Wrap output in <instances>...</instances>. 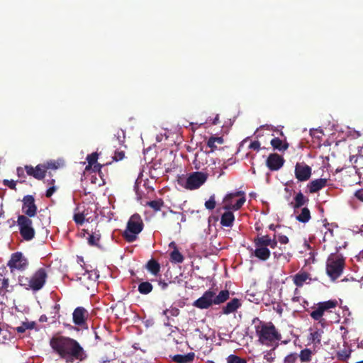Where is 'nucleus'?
Masks as SVG:
<instances>
[{
    "instance_id": "nucleus-1",
    "label": "nucleus",
    "mask_w": 363,
    "mask_h": 363,
    "mask_svg": "<svg viewBox=\"0 0 363 363\" xmlns=\"http://www.w3.org/2000/svg\"><path fill=\"white\" fill-rule=\"evenodd\" d=\"M50 345L67 363L82 362L86 358L84 349L76 340L69 337L55 336L51 338Z\"/></svg>"
},
{
    "instance_id": "nucleus-2",
    "label": "nucleus",
    "mask_w": 363,
    "mask_h": 363,
    "mask_svg": "<svg viewBox=\"0 0 363 363\" xmlns=\"http://www.w3.org/2000/svg\"><path fill=\"white\" fill-rule=\"evenodd\" d=\"M255 334L260 344L272 347L278 343L281 335L271 322H263L259 319L253 320Z\"/></svg>"
},
{
    "instance_id": "nucleus-3",
    "label": "nucleus",
    "mask_w": 363,
    "mask_h": 363,
    "mask_svg": "<svg viewBox=\"0 0 363 363\" xmlns=\"http://www.w3.org/2000/svg\"><path fill=\"white\" fill-rule=\"evenodd\" d=\"M193 164L196 169H206L213 174L219 173V175H221L223 174L220 160L211 157L209 152L200 150L196 152Z\"/></svg>"
},
{
    "instance_id": "nucleus-4",
    "label": "nucleus",
    "mask_w": 363,
    "mask_h": 363,
    "mask_svg": "<svg viewBox=\"0 0 363 363\" xmlns=\"http://www.w3.org/2000/svg\"><path fill=\"white\" fill-rule=\"evenodd\" d=\"M255 250L253 255L259 260L266 261L270 257L269 248L274 249L277 245L275 238H272L269 235L257 236L254 240Z\"/></svg>"
},
{
    "instance_id": "nucleus-5",
    "label": "nucleus",
    "mask_w": 363,
    "mask_h": 363,
    "mask_svg": "<svg viewBox=\"0 0 363 363\" xmlns=\"http://www.w3.org/2000/svg\"><path fill=\"white\" fill-rule=\"evenodd\" d=\"M48 274L45 268L38 269L30 277H19L18 281L21 286L26 289L37 291L41 289L47 279Z\"/></svg>"
},
{
    "instance_id": "nucleus-6",
    "label": "nucleus",
    "mask_w": 363,
    "mask_h": 363,
    "mask_svg": "<svg viewBox=\"0 0 363 363\" xmlns=\"http://www.w3.org/2000/svg\"><path fill=\"white\" fill-rule=\"evenodd\" d=\"M208 174L194 172L178 177V184L188 190H195L201 186L207 180Z\"/></svg>"
},
{
    "instance_id": "nucleus-7",
    "label": "nucleus",
    "mask_w": 363,
    "mask_h": 363,
    "mask_svg": "<svg viewBox=\"0 0 363 363\" xmlns=\"http://www.w3.org/2000/svg\"><path fill=\"white\" fill-rule=\"evenodd\" d=\"M144 224L141 216L135 213L129 218L126 228L123 233V238L128 242H133L138 239V235L143 230Z\"/></svg>"
},
{
    "instance_id": "nucleus-8",
    "label": "nucleus",
    "mask_w": 363,
    "mask_h": 363,
    "mask_svg": "<svg viewBox=\"0 0 363 363\" xmlns=\"http://www.w3.org/2000/svg\"><path fill=\"white\" fill-rule=\"evenodd\" d=\"M345 267V259L341 255L331 254L326 262V272L332 279L338 278L342 273Z\"/></svg>"
},
{
    "instance_id": "nucleus-9",
    "label": "nucleus",
    "mask_w": 363,
    "mask_h": 363,
    "mask_svg": "<svg viewBox=\"0 0 363 363\" xmlns=\"http://www.w3.org/2000/svg\"><path fill=\"white\" fill-rule=\"evenodd\" d=\"M246 201L245 194L242 191H235L228 193L223 199L224 210L238 211Z\"/></svg>"
},
{
    "instance_id": "nucleus-10",
    "label": "nucleus",
    "mask_w": 363,
    "mask_h": 363,
    "mask_svg": "<svg viewBox=\"0 0 363 363\" xmlns=\"http://www.w3.org/2000/svg\"><path fill=\"white\" fill-rule=\"evenodd\" d=\"M337 303L336 300H329L318 303L317 307L311 313V318L324 326L325 320L323 318V316L326 313H332V310L337 306Z\"/></svg>"
},
{
    "instance_id": "nucleus-11",
    "label": "nucleus",
    "mask_w": 363,
    "mask_h": 363,
    "mask_svg": "<svg viewBox=\"0 0 363 363\" xmlns=\"http://www.w3.org/2000/svg\"><path fill=\"white\" fill-rule=\"evenodd\" d=\"M17 223L22 238L27 241L31 240L35 236L32 220L24 215H20L18 216Z\"/></svg>"
},
{
    "instance_id": "nucleus-12",
    "label": "nucleus",
    "mask_w": 363,
    "mask_h": 363,
    "mask_svg": "<svg viewBox=\"0 0 363 363\" xmlns=\"http://www.w3.org/2000/svg\"><path fill=\"white\" fill-rule=\"evenodd\" d=\"M28 264L27 259L21 252H17L11 255V259L8 262V266L11 271L24 270Z\"/></svg>"
},
{
    "instance_id": "nucleus-13",
    "label": "nucleus",
    "mask_w": 363,
    "mask_h": 363,
    "mask_svg": "<svg viewBox=\"0 0 363 363\" xmlns=\"http://www.w3.org/2000/svg\"><path fill=\"white\" fill-rule=\"evenodd\" d=\"M312 169L304 162H297L295 165L294 174L299 182H306L311 176Z\"/></svg>"
},
{
    "instance_id": "nucleus-14",
    "label": "nucleus",
    "mask_w": 363,
    "mask_h": 363,
    "mask_svg": "<svg viewBox=\"0 0 363 363\" xmlns=\"http://www.w3.org/2000/svg\"><path fill=\"white\" fill-rule=\"evenodd\" d=\"M22 211L24 216L33 217L37 213V206L35 204V199L33 196L27 195L23 199Z\"/></svg>"
},
{
    "instance_id": "nucleus-15",
    "label": "nucleus",
    "mask_w": 363,
    "mask_h": 363,
    "mask_svg": "<svg viewBox=\"0 0 363 363\" xmlns=\"http://www.w3.org/2000/svg\"><path fill=\"white\" fill-rule=\"evenodd\" d=\"M214 304V292L213 291H206L201 297L194 301V306L201 309H206Z\"/></svg>"
},
{
    "instance_id": "nucleus-16",
    "label": "nucleus",
    "mask_w": 363,
    "mask_h": 363,
    "mask_svg": "<svg viewBox=\"0 0 363 363\" xmlns=\"http://www.w3.org/2000/svg\"><path fill=\"white\" fill-rule=\"evenodd\" d=\"M89 313L83 307H77L72 313L73 322L75 325L82 326L86 323Z\"/></svg>"
},
{
    "instance_id": "nucleus-17",
    "label": "nucleus",
    "mask_w": 363,
    "mask_h": 363,
    "mask_svg": "<svg viewBox=\"0 0 363 363\" xmlns=\"http://www.w3.org/2000/svg\"><path fill=\"white\" fill-rule=\"evenodd\" d=\"M25 169L28 175L38 180L43 179L46 172V167L45 164H38L35 168L32 166L26 165Z\"/></svg>"
},
{
    "instance_id": "nucleus-18",
    "label": "nucleus",
    "mask_w": 363,
    "mask_h": 363,
    "mask_svg": "<svg viewBox=\"0 0 363 363\" xmlns=\"http://www.w3.org/2000/svg\"><path fill=\"white\" fill-rule=\"evenodd\" d=\"M284 158L278 154H271L267 160V165L272 171H277L282 167Z\"/></svg>"
},
{
    "instance_id": "nucleus-19",
    "label": "nucleus",
    "mask_w": 363,
    "mask_h": 363,
    "mask_svg": "<svg viewBox=\"0 0 363 363\" xmlns=\"http://www.w3.org/2000/svg\"><path fill=\"white\" fill-rule=\"evenodd\" d=\"M311 280L310 274L306 272L301 271L293 277L294 283L298 287L302 286L306 283H309Z\"/></svg>"
},
{
    "instance_id": "nucleus-20",
    "label": "nucleus",
    "mask_w": 363,
    "mask_h": 363,
    "mask_svg": "<svg viewBox=\"0 0 363 363\" xmlns=\"http://www.w3.org/2000/svg\"><path fill=\"white\" fill-rule=\"evenodd\" d=\"M294 214L296 215V220L301 223H306L311 219L310 211L306 207L294 209Z\"/></svg>"
},
{
    "instance_id": "nucleus-21",
    "label": "nucleus",
    "mask_w": 363,
    "mask_h": 363,
    "mask_svg": "<svg viewBox=\"0 0 363 363\" xmlns=\"http://www.w3.org/2000/svg\"><path fill=\"white\" fill-rule=\"evenodd\" d=\"M233 211L230 209L225 210V212L221 215L220 217L221 225L228 228H230L233 225L235 216Z\"/></svg>"
},
{
    "instance_id": "nucleus-22",
    "label": "nucleus",
    "mask_w": 363,
    "mask_h": 363,
    "mask_svg": "<svg viewBox=\"0 0 363 363\" xmlns=\"http://www.w3.org/2000/svg\"><path fill=\"white\" fill-rule=\"evenodd\" d=\"M328 180L326 179H317L313 180L308 184L310 193H316L325 186H326Z\"/></svg>"
},
{
    "instance_id": "nucleus-23",
    "label": "nucleus",
    "mask_w": 363,
    "mask_h": 363,
    "mask_svg": "<svg viewBox=\"0 0 363 363\" xmlns=\"http://www.w3.org/2000/svg\"><path fill=\"white\" fill-rule=\"evenodd\" d=\"M241 306V303L238 298H233L228 302L225 306L223 308V312L224 314H230L239 308Z\"/></svg>"
},
{
    "instance_id": "nucleus-24",
    "label": "nucleus",
    "mask_w": 363,
    "mask_h": 363,
    "mask_svg": "<svg viewBox=\"0 0 363 363\" xmlns=\"http://www.w3.org/2000/svg\"><path fill=\"white\" fill-rule=\"evenodd\" d=\"M195 357L194 352H189L186 354H177L173 357V360L177 363H191Z\"/></svg>"
},
{
    "instance_id": "nucleus-25",
    "label": "nucleus",
    "mask_w": 363,
    "mask_h": 363,
    "mask_svg": "<svg viewBox=\"0 0 363 363\" xmlns=\"http://www.w3.org/2000/svg\"><path fill=\"white\" fill-rule=\"evenodd\" d=\"M322 334H323V331L322 330H311V333H310V335H309V337H308V340L312 344H313L314 345H319L320 343V341H321Z\"/></svg>"
},
{
    "instance_id": "nucleus-26",
    "label": "nucleus",
    "mask_w": 363,
    "mask_h": 363,
    "mask_svg": "<svg viewBox=\"0 0 363 363\" xmlns=\"http://www.w3.org/2000/svg\"><path fill=\"white\" fill-rule=\"evenodd\" d=\"M308 201L301 192H298L294 198V203H291V205L294 209H296L303 206Z\"/></svg>"
},
{
    "instance_id": "nucleus-27",
    "label": "nucleus",
    "mask_w": 363,
    "mask_h": 363,
    "mask_svg": "<svg viewBox=\"0 0 363 363\" xmlns=\"http://www.w3.org/2000/svg\"><path fill=\"white\" fill-rule=\"evenodd\" d=\"M293 303H298L303 309H305L308 306V303L300 295L299 290L296 288L294 290V294L291 298Z\"/></svg>"
},
{
    "instance_id": "nucleus-28",
    "label": "nucleus",
    "mask_w": 363,
    "mask_h": 363,
    "mask_svg": "<svg viewBox=\"0 0 363 363\" xmlns=\"http://www.w3.org/2000/svg\"><path fill=\"white\" fill-rule=\"evenodd\" d=\"M272 146L277 150L280 151L286 150L288 148V143L285 140H282L279 138H273L271 140Z\"/></svg>"
},
{
    "instance_id": "nucleus-29",
    "label": "nucleus",
    "mask_w": 363,
    "mask_h": 363,
    "mask_svg": "<svg viewBox=\"0 0 363 363\" xmlns=\"http://www.w3.org/2000/svg\"><path fill=\"white\" fill-rule=\"evenodd\" d=\"M229 291L228 290H223L219 292L218 295L214 293V305H218L224 303L229 298Z\"/></svg>"
},
{
    "instance_id": "nucleus-30",
    "label": "nucleus",
    "mask_w": 363,
    "mask_h": 363,
    "mask_svg": "<svg viewBox=\"0 0 363 363\" xmlns=\"http://www.w3.org/2000/svg\"><path fill=\"white\" fill-rule=\"evenodd\" d=\"M223 143V139L222 137H211L207 141V146L211 149V152H213L217 149V145H221Z\"/></svg>"
},
{
    "instance_id": "nucleus-31",
    "label": "nucleus",
    "mask_w": 363,
    "mask_h": 363,
    "mask_svg": "<svg viewBox=\"0 0 363 363\" xmlns=\"http://www.w3.org/2000/svg\"><path fill=\"white\" fill-rule=\"evenodd\" d=\"M313 354V352L310 349L306 348L300 352L298 358L299 357L302 362H308L311 360Z\"/></svg>"
},
{
    "instance_id": "nucleus-32",
    "label": "nucleus",
    "mask_w": 363,
    "mask_h": 363,
    "mask_svg": "<svg viewBox=\"0 0 363 363\" xmlns=\"http://www.w3.org/2000/svg\"><path fill=\"white\" fill-rule=\"evenodd\" d=\"M147 269L152 274L157 275L160 270V266L157 261L151 259L147 264Z\"/></svg>"
},
{
    "instance_id": "nucleus-33",
    "label": "nucleus",
    "mask_w": 363,
    "mask_h": 363,
    "mask_svg": "<svg viewBox=\"0 0 363 363\" xmlns=\"http://www.w3.org/2000/svg\"><path fill=\"white\" fill-rule=\"evenodd\" d=\"M152 290V285L147 281L142 282L138 286V291L142 294H147Z\"/></svg>"
},
{
    "instance_id": "nucleus-34",
    "label": "nucleus",
    "mask_w": 363,
    "mask_h": 363,
    "mask_svg": "<svg viewBox=\"0 0 363 363\" xmlns=\"http://www.w3.org/2000/svg\"><path fill=\"white\" fill-rule=\"evenodd\" d=\"M170 260L172 262L182 263L184 261V257L177 249H175L170 253Z\"/></svg>"
},
{
    "instance_id": "nucleus-35",
    "label": "nucleus",
    "mask_w": 363,
    "mask_h": 363,
    "mask_svg": "<svg viewBox=\"0 0 363 363\" xmlns=\"http://www.w3.org/2000/svg\"><path fill=\"white\" fill-rule=\"evenodd\" d=\"M35 326V322H23L21 325L20 326H18L15 328V330L18 333H24L26 330H28V329H33L34 328V327Z\"/></svg>"
},
{
    "instance_id": "nucleus-36",
    "label": "nucleus",
    "mask_w": 363,
    "mask_h": 363,
    "mask_svg": "<svg viewBox=\"0 0 363 363\" xmlns=\"http://www.w3.org/2000/svg\"><path fill=\"white\" fill-rule=\"evenodd\" d=\"M163 314L169 319L171 316L176 317L179 314V310L175 307H171L163 311Z\"/></svg>"
},
{
    "instance_id": "nucleus-37",
    "label": "nucleus",
    "mask_w": 363,
    "mask_h": 363,
    "mask_svg": "<svg viewBox=\"0 0 363 363\" xmlns=\"http://www.w3.org/2000/svg\"><path fill=\"white\" fill-rule=\"evenodd\" d=\"M227 363H247L245 359L237 355L230 354L227 358Z\"/></svg>"
},
{
    "instance_id": "nucleus-38",
    "label": "nucleus",
    "mask_w": 363,
    "mask_h": 363,
    "mask_svg": "<svg viewBox=\"0 0 363 363\" xmlns=\"http://www.w3.org/2000/svg\"><path fill=\"white\" fill-rule=\"evenodd\" d=\"M147 205L157 211H160L163 206V201L161 199L151 201L147 202Z\"/></svg>"
},
{
    "instance_id": "nucleus-39",
    "label": "nucleus",
    "mask_w": 363,
    "mask_h": 363,
    "mask_svg": "<svg viewBox=\"0 0 363 363\" xmlns=\"http://www.w3.org/2000/svg\"><path fill=\"white\" fill-rule=\"evenodd\" d=\"M99 240H100V236L98 234L89 235L87 238L88 243L91 246L98 245Z\"/></svg>"
},
{
    "instance_id": "nucleus-40",
    "label": "nucleus",
    "mask_w": 363,
    "mask_h": 363,
    "mask_svg": "<svg viewBox=\"0 0 363 363\" xmlns=\"http://www.w3.org/2000/svg\"><path fill=\"white\" fill-rule=\"evenodd\" d=\"M98 160V154L96 152H94L91 155H89L86 157V160L88 162L89 165L86 167L87 169L89 167H91L92 165L95 164Z\"/></svg>"
},
{
    "instance_id": "nucleus-41",
    "label": "nucleus",
    "mask_w": 363,
    "mask_h": 363,
    "mask_svg": "<svg viewBox=\"0 0 363 363\" xmlns=\"http://www.w3.org/2000/svg\"><path fill=\"white\" fill-rule=\"evenodd\" d=\"M74 220L77 225H82L85 221L84 213H77L74 215Z\"/></svg>"
},
{
    "instance_id": "nucleus-42",
    "label": "nucleus",
    "mask_w": 363,
    "mask_h": 363,
    "mask_svg": "<svg viewBox=\"0 0 363 363\" xmlns=\"http://www.w3.org/2000/svg\"><path fill=\"white\" fill-rule=\"evenodd\" d=\"M170 213L173 214L174 218L173 220L181 222H185L186 221V216L184 213H177L173 211H170Z\"/></svg>"
},
{
    "instance_id": "nucleus-43",
    "label": "nucleus",
    "mask_w": 363,
    "mask_h": 363,
    "mask_svg": "<svg viewBox=\"0 0 363 363\" xmlns=\"http://www.w3.org/2000/svg\"><path fill=\"white\" fill-rule=\"evenodd\" d=\"M205 207L207 209L213 210L216 207L215 196H210L209 199L205 202Z\"/></svg>"
},
{
    "instance_id": "nucleus-44",
    "label": "nucleus",
    "mask_w": 363,
    "mask_h": 363,
    "mask_svg": "<svg viewBox=\"0 0 363 363\" xmlns=\"http://www.w3.org/2000/svg\"><path fill=\"white\" fill-rule=\"evenodd\" d=\"M297 359L298 354L296 353H291L285 357L284 363H296Z\"/></svg>"
},
{
    "instance_id": "nucleus-45",
    "label": "nucleus",
    "mask_w": 363,
    "mask_h": 363,
    "mask_svg": "<svg viewBox=\"0 0 363 363\" xmlns=\"http://www.w3.org/2000/svg\"><path fill=\"white\" fill-rule=\"evenodd\" d=\"M84 275H87V278L93 281H96L99 277L96 271H86Z\"/></svg>"
},
{
    "instance_id": "nucleus-46",
    "label": "nucleus",
    "mask_w": 363,
    "mask_h": 363,
    "mask_svg": "<svg viewBox=\"0 0 363 363\" xmlns=\"http://www.w3.org/2000/svg\"><path fill=\"white\" fill-rule=\"evenodd\" d=\"M272 305L273 310L276 311L279 315H281L284 310L282 305L279 302H274Z\"/></svg>"
},
{
    "instance_id": "nucleus-47",
    "label": "nucleus",
    "mask_w": 363,
    "mask_h": 363,
    "mask_svg": "<svg viewBox=\"0 0 363 363\" xmlns=\"http://www.w3.org/2000/svg\"><path fill=\"white\" fill-rule=\"evenodd\" d=\"M115 138L118 140V144L121 145L125 140V133L123 130H118L115 135Z\"/></svg>"
},
{
    "instance_id": "nucleus-48",
    "label": "nucleus",
    "mask_w": 363,
    "mask_h": 363,
    "mask_svg": "<svg viewBox=\"0 0 363 363\" xmlns=\"http://www.w3.org/2000/svg\"><path fill=\"white\" fill-rule=\"evenodd\" d=\"M125 157V152H124V150H116L115 152V154H114V156H113V160L115 161H120L121 160H123Z\"/></svg>"
},
{
    "instance_id": "nucleus-49",
    "label": "nucleus",
    "mask_w": 363,
    "mask_h": 363,
    "mask_svg": "<svg viewBox=\"0 0 363 363\" xmlns=\"http://www.w3.org/2000/svg\"><path fill=\"white\" fill-rule=\"evenodd\" d=\"M9 279L4 277L0 278V287L4 289H7L9 287Z\"/></svg>"
},
{
    "instance_id": "nucleus-50",
    "label": "nucleus",
    "mask_w": 363,
    "mask_h": 363,
    "mask_svg": "<svg viewBox=\"0 0 363 363\" xmlns=\"http://www.w3.org/2000/svg\"><path fill=\"white\" fill-rule=\"evenodd\" d=\"M249 148L258 151L260 148V143L259 141H253L250 144Z\"/></svg>"
},
{
    "instance_id": "nucleus-51",
    "label": "nucleus",
    "mask_w": 363,
    "mask_h": 363,
    "mask_svg": "<svg viewBox=\"0 0 363 363\" xmlns=\"http://www.w3.org/2000/svg\"><path fill=\"white\" fill-rule=\"evenodd\" d=\"M4 184L11 189H14L16 188V182L13 180L5 179L4 180Z\"/></svg>"
},
{
    "instance_id": "nucleus-52",
    "label": "nucleus",
    "mask_w": 363,
    "mask_h": 363,
    "mask_svg": "<svg viewBox=\"0 0 363 363\" xmlns=\"http://www.w3.org/2000/svg\"><path fill=\"white\" fill-rule=\"evenodd\" d=\"M277 241H279L281 244H287L289 242V238L286 235H279Z\"/></svg>"
},
{
    "instance_id": "nucleus-53",
    "label": "nucleus",
    "mask_w": 363,
    "mask_h": 363,
    "mask_svg": "<svg viewBox=\"0 0 363 363\" xmlns=\"http://www.w3.org/2000/svg\"><path fill=\"white\" fill-rule=\"evenodd\" d=\"M264 359L269 362H272L274 359V353L272 352H269L264 355Z\"/></svg>"
},
{
    "instance_id": "nucleus-54",
    "label": "nucleus",
    "mask_w": 363,
    "mask_h": 363,
    "mask_svg": "<svg viewBox=\"0 0 363 363\" xmlns=\"http://www.w3.org/2000/svg\"><path fill=\"white\" fill-rule=\"evenodd\" d=\"M355 196L361 201H363V189L355 192Z\"/></svg>"
},
{
    "instance_id": "nucleus-55",
    "label": "nucleus",
    "mask_w": 363,
    "mask_h": 363,
    "mask_svg": "<svg viewBox=\"0 0 363 363\" xmlns=\"http://www.w3.org/2000/svg\"><path fill=\"white\" fill-rule=\"evenodd\" d=\"M46 167V170L48 169H57V166L56 165L55 162H48L46 164H45Z\"/></svg>"
},
{
    "instance_id": "nucleus-56",
    "label": "nucleus",
    "mask_w": 363,
    "mask_h": 363,
    "mask_svg": "<svg viewBox=\"0 0 363 363\" xmlns=\"http://www.w3.org/2000/svg\"><path fill=\"white\" fill-rule=\"evenodd\" d=\"M55 190H56V189L55 186H52V187L49 188L46 191V196L50 197L54 194Z\"/></svg>"
},
{
    "instance_id": "nucleus-57",
    "label": "nucleus",
    "mask_w": 363,
    "mask_h": 363,
    "mask_svg": "<svg viewBox=\"0 0 363 363\" xmlns=\"http://www.w3.org/2000/svg\"><path fill=\"white\" fill-rule=\"evenodd\" d=\"M339 356L340 357V358L342 359H346L347 358H348L350 357V353H347V352L340 353Z\"/></svg>"
},
{
    "instance_id": "nucleus-58",
    "label": "nucleus",
    "mask_w": 363,
    "mask_h": 363,
    "mask_svg": "<svg viewBox=\"0 0 363 363\" xmlns=\"http://www.w3.org/2000/svg\"><path fill=\"white\" fill-rule=\"evenodd\" d=\"M103 363H125L123 361L118 360V359H114L112 361H104Z\"/></svg>"
},
{
    "instance_id": "nucleus-59",
    "label": "nucleus",
    "mask_w": 363,
    "mask_h": 363,
    "mask_svg": "<svg viewBox=\"0 0 363 363\" xmlns=\"http://www.w3.org/2000/svg\"><path fill=\"white\" fill-rule=\"evenodd\" d=\"M356 258L358 261L363 259V250L356 256Z\"/></svg>"
},
{
    "instance_id": "nucleus-60",
    "label": "nucleus",
    "mask_w": 363,
    "mask_h": 363,
    "mask_svg": "<svg viewBox=\"0 0 363 363\" xmlns=\"http://www.w3.org/2000/svg\"><path fill=\"white\" fill-rule=\"evenodd\" d=\"M169 247L170 248L174 249V250L177 249V245H176V243H175L174 242H171L169 243Z\"/></svg>"
},
{
    "instance_id": "nucleus-61",
    "label": "nucleus",
    "mask_w": 363,
    "mask_h": 363,
    "mask_svg": "<svg viewBox=\"0 0 363 363\" xmlns=\"http://www.w3.org/2000/svg\"><path fill=\"white\" fill-rule=\"evenodd\" d=\"M339 321V316L337 315H335V318L333 320H330L329 322L332 323L333 322H338Z\"/></svg>"
},
{
    "instance_id": "nucleus-62",
    "label": "nucleus",
    "mask_w": 363,
    "mask_h": 363,
    "mask_svg": "<svg viewBox=\"0 0 363 363\" xmlns=\"http://www.w3.org/2000/svg\"><path fill=\"white\" fill-rule=\"evenodd\" d=\"M327 236H330V237H332V236H333V231H332V230H328V232H325V237H324V238H325V237H327Z\"/></svg>"
},
{
    "instance_id": "nucleus-63",
    "label": "nucleus",
    "mask_w": 363,
    "mask_h": 363,
    "mask_svg": "<svg viewBox=\"0 0 363 363\" xmlns=\"http://www.w3.org/2000/svg\"><path fill=\"white\" fill-rule=\"evenodd\" d=\"M218 118H219L218 115H216V117H215V118L213 119V121L212 123H213V124H214V125L217 124V123H218Z\"/></svg>"
},
{
    "instance_id": "nucleus-64",
    "label": "nucleus",
    "mask_w": 363,
    "mask_h": 363,
    "mask_svg": "<svg viewBox=\"0 0 363 363\" xmlns=\"http://www.w3.org/2000/svg\"><path fill=\"white\" fill-rule=\"evenodd\" d=\"M23 170L22 168L19 167L17 169V172L18 174V175H20L21 173H23Z\"/></svg>"
}]
</instances>
